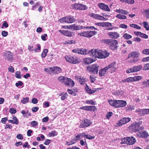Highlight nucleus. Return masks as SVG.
Returning a JSON list of instances; mask_svg holds the SVG:
<instances>
[{
	"instance_id": "32",
	"label": "nucleus",
	"mask_w": 149,
	"mask_h": 149,
	"mask_svg": "<svg viewBox=\"0 0 149 149\" xmlns=\"http://www.w3.org/2000/svg\"><path fill=\"white\" fill-rule=\"evenodd\" d=\"M106 27V29L108 30L112 29V25L109 23L104 22V27Z\"/></svg>"
},
{
	"instance_id": "49",
	"label": "nucleus",
	"mask_w": 149,
	"mask_h": 149,
	"mask_svg": "<svg viewBox=\"0 0 149 149\" xmlns=\"http://www.w3.org/2000/svg\"><path fill=\"white\" fill-rule=\"evenodd\" d=\"M144 27L147 30H149V26H148V24L146 22H144L143 23Z\"/></svg>"
},
{
	"instance_id": "5",
	"label": "nucleus",
	"mask_w": 149,
	"mask_h": 149,
	"mask_svg": "<svg viewBox=\"0 0 149 149\" xmlns=\"http://www.w3.org/2000/svg\"><path fill=\"white\" fill-rule=\"evenodd\" d=\"M58 80L61 82L65 83V84H74V81L71 79L64 76L58 77Z\"/></svg>"
},
{
	"instance_id": "9",
	"label": "nucleus",
	"mask_w": 149,
	"mask_h": 149,
	"mask_svg": "<svg viewBox=\"0 0 149 149\" xmlns=\"http://www.w3.org/2000/svg\"><path fill=\"white\" fill-rule=\"evenodd\" d=\"M131 119V118L129 117L123 118L116 123V126L119 127L122 126L130 122Z\"/></svg>"
},
{
	"instance_id": "57",
	"label": "nucleus",
	"mask_w": 149,
	"mask_h": 149,
	"mask_svg": "<svg viewBox=\"0 0 149 149\" xmlns=\"http://www.w3.org/2000/svg\"><path fill=\"white\" fill-rule=\"evenodd\" d=\"M8 120V117H6L1 119V122L3 124H5L6 122Z\"/></svg>"
},
{
	"instance_id": "43",
	"label": "nucleus",
	"mask_w": 149,
	"mask_h": 149,
	"mask_svg": "<svg viewBox=\"0 0 149 149\" xmlns=\"http://www.w3.org/2000/svg\"><path fill=\"white\" fill-rule=\"evenodd\" d=\"M118 68L117 65L116 64V62L112 63V71H115Z\"/></svg>"
},
{
	"instance_id": "25",
	"label": "nucleus",
	"mask_w": 149,
	"mask_h": 149,
	"mask_svg": "<svg viewBox=\"0 0 149 149\" xmlns=\"http://www.w3.org/2000/svg\"><path fill=\"white\" fill-rule=\"evenodd\" d=\"M66 22L67 23H72L75 22V19L74 17L72 16H68L66 17Z\"/></svg>"
},
{
	"instance_id": "22",
	"label": "nucleus",
	"mask_w": 149,
	"mask_h": 149,
	"mask_svg": "<svg viewBox=\"0 0 149 149\" xmlns=\"http://www.w3.org/2000/svg\"><path fill=\"white\" fill-rule=\"evenodd\" d=\"M75 78L77 80H78L80 84H84L86 83L87 79L84 77L81 78L79 76H76Z\"/></svg>"
},
{
	"instance_id": "13",
	"label": "nucleus",
	"mask_w": 149,
	"mask_h": 149,
	"mask_svg": "<svg viewBox=\"0 0 149 149\" xmlns=\"http://www.w3.org/2000/svg\"><path fill=\"white\" fill-rule=\"evenodd\" d=\"M111 67L112 64H111L104 68L100 70L99 72L100 76L101 77L104 76L105 74L106 71Z\"/></svg>"
},
{
	"instance_id": "60",
	"label": "nucleus",
	"mask_w": 149,
	"mask_h": 149,
	"mask_svg": "<svg viewBox=\"0 0 149 149\" xmlns=\"http://www.w3.org/2000/svg\"><path fill=\"white\" fill-rule=\"evenodd\" d=\"M8 26V24L7 23V22L5 21L3 22V25L2 26V28H3V26L5 27L6 28H7Z\"/></svg>"
},
{
	"instance_id": "6",
	"label": "nucleus",
	"mask_w": 149,
	"mask_h": 149,
	"mask_svg": "<svg viewBox=\"0 0 149 149\" xmlns=\"http://www.w3.org/2000/svg\"><path fill=\"white\" fill-rule=\"evenodd\" d=\"M72 6L77 10H86L88 9V7L86 5L80 3H75L72 5Z\"/></svg>"
},
{
	"instance_id": "29",
	"label": "nucleus",
	"mask_w": 149,
	"mask_h": 149,
	"mask_svg": "<svg viewBox=\"0 0 149 149\" xmlns=\"http://www.w3.org/2000/svg\"><path fill=\"white\" fill-rule=\"evenodd\" d=\"M117 41L115 40H112V49H117L118 45Z\"/></svg>"
},
{
	"instance_id": "59",
	"label": "nucleus",
	"mask_w": 149,
	"mask_h": 149,
	"mask_svg": "<svg viewBox=\"0 0 149 149\" xmlns=\"http://www.w3.org/2000/svg\"><path fill=\"white\" fill-rule=\"evenodd\" d=\"M59 21L61 23L66 22V17H63L59 20Z\"/></svg>"
},
{
	"instance_id": "42",
	"label": "nucleus",
	"mask_w": 149,
	"mask_h": 149,
	"mask_svg": "<svg viewBox=\"0 0 149 149\" xmlns=\"http://www.w3.org/2000/svg\"><path fill=\"white\" fill-rule=\"evenodd\" d=\"M119 37V35L117 32L112 33V38L116 39Z\"/></svg>"
},
{
	"instance_id": "34",
	"label": "nucleus",
	"mask_w": 149,
	"mask_h": 149,
	"mask_svg": "<svg viewBox=\"0 0 149 149\" xmlns=\"http://www.w3.org/2000/svg\"><path fill=\"white\" fill-rule=\"evenodd\" d=\"M135 112L138 113V115L139 116H143V109H141L139 108L136 109Z\"/></svg>"
},
{
	"instance_id": "38",
	"label": "nucleus",
	"mask_w": 149,
	"mask_h": 149,
	"mask_svg": "<svg viewBox=\"0 0 149 149\" xmlns=\"http://www.w3.org/2000/svg\"><path fill=\"white\" fill-rule=\"evenodd\" d=\"M44 70L46 72L52 74V68H47L44 69Z\"/></svg>"
},
{
	"instance_id": "21",
	"label": "nucleus",
	"mask_w": 149,
	"mask_h": 149,
	"mask_svg": "<svg viewBox=\"0 0 149 149\" xmlns=\"http://www.w3.org/2000/svg\"><path fill=\"white\" fill-rule=\"evenodd\" d=\"M86 85V86L85 88V90L87 93L89 94H92L96 91V90H98L99 89H101V88H95L94 89H91V88H89L88 86Z\"/></svg>"
},
{
	"instance_id": "16",
	"label": "nucleus",
	"mask_w": 149,
	"mask_h": 149,
	"mask_svg": "<svg viewBox=\"0 0 149 149\" xmlns=\"http://www.w3.org/2000/svg\"><path fill=\"white\" fill-rule=\"evenodd\" d=\"M59 32L65 36L68 37H72L74 35V33L72 32H71L68 31L66 30H59Z\"/></svg>"
},
{
	"instance_id": "28",
	"label": "nucleus",
	"mask_w": 149,
	"mask_h": 149,
	"mask_svg": "<svg viewBox=\"0 0 149 149\" xmlns=\"http://www.w3.org/2000/svg\"><path fill=\"white\" fill-rule=\"evenodd\" d=\"M115 11L119 13H121L124 15H127L129 13V12L125 10H123V9L120 8L116 9L115 10Z\"/></svg>"
},
{
	"instance_id": "10",
	"label": "nucleus",
	"mask_w": 149,
	"mask_h": 149,
	"mask_svg": "<svg viewBox=\"0 0 149 149\" xmlns=\"http://www.w3.org/2000/svg\"><path fill=\"white\" fill-rule=\"evenodd\" d=\"M124 140L125 143L129 145L133 144L136 141L135 138L133 136L126 137L124 138Z\"/></svg>"
},
{
	"instance_id": "44",
	"label": "nucleus",
	"mask_w": 149,
	"mask_h": 149,
	"mask_svg": "<svg viewBox=\"0 0 149 149\" xmlns=\"http://www.w3.org/2000/svg\"><path fill=\"white\" fill-rule=\"evenodd\" d=\"M29 98L28 97H26L25 98H23L22 99V100L21 102L23 104H25L29 102Z\"/></svg>"
},
{
	"instance_id": "48",
	"label": "nucleus",
	"mask_w": 149,
	"mask_h": 149,
	"mask_svg": "<svg viewBox=\"0 0 149 149\" xmlns=\"http://www.w3.org/2000/svg\"><path fill=\"white\" fill-rule=\"evenodd\" d=\"M88 111H94L97 110V108L95 107L94 106H89Z\"/></svg>"
},
{
	"instance_id": "62",
	"label": "nucleus",
	"mask_w": 149,
	"mask_h": 149,
	"mask_svg": "<svg viewBox=\"0 0 149 149\" xmlns=\"http://www.w3.org/2000/svg\"><path fill=\"white\" fill-rule=\"evenodd\" d=\"M8 32L6 31H3L1 33L3 37H6L8 35Z\"/></svg>"
},
{
	"instance_id": "14",
	"label": "nucleus",
	"mask_w": 149,
	"mask_h": 149,
	"mask_svg": "<svg viewBox=\"0 0 149 149\" xmlns=\"http://www.w3.org/2000/svg\"><path fill=\"white\" fill-rule=\"evenodd\" d=\"M129 130L133 132H138V126L136 124V122L131 124L128 127Z\"/></svg>"
},
{
	"instance_id": "37",
	"label": "nucleus",
	"mask_w": 149,
	"mask_h": 149,
	"mask_svg": "<svg viewBox=\"0 0 149 149\" xmlns=\"http://www.w3.org/2000/svg\"><path fill=\"white\" fill-rule=\"evenodd\" d=\"M124 38L126 39H129L132 38V36L127 33H125L123 36Z\"/></svg>"
},
{
	"instance_id": "17",
	"label": "nucleus",
	"mask_w": 149,
	"mask_h": 149,
	"mask_svg": "<svg viewBox=\"0 0 149 149\" xmlns=\"http://www.w3.org/2000/svg\"><path fill=\"white\" fill-rule=\"evenodd\" d=\"M70 29L73 30H78L83 28L87 29L88 27H85L80 25H76L75 24L70 25Z\"/></svg>"
},
{
	"instance_id": "26",
	"label": "nucleus",
	"mask_w": 149,
	"mask_h": 149,
	"mask_svg": "<svg viewBox=\"0 0 149 149\" xmlns=\"http://www.w3.org/2000/svg\"><path fill=\"white\" fill-rule=\"evenodd\" d=\"M139 56V54L136 52H132L128 55V58L131 57L133 58H137Z\"/></svg>"
},
{
	"instance_id": "46",
	"label": "nucleus",
	"mask_w": 149,
	"mask_h": 149,
	"mask_svg": "<svg viewBox=\"0 0 149 149\" xmlns=\"http://www.w3.org/2000/svg\"><path fill=\"white\" fill-rule=\"evenodd\" d=\"M130 26L132 27H133L134 28L137 29H141V27L138 26V25L135 24H130Z\"/></svg>"
},
{
	"instance_id": "19",
	"label": "nucleus",
	"mask_w": 149,
	"mask_h": 149,
	"mask_svg": "<svg viewBox=\"0 0 149 149\" xmlns=\"http://www.w3.org/2000/svg\"><path fill=\"white\" fill-rule=\"evenodd\" d=\"M98 6L100 9L103 10L107 11H110V9L109 6L104 3H99L98 4Z\"/></svg>"
},
{
	"instance_id": "15",
	"label": "nucleus",
	"mask_w": 149,
	"mask_h": 149,
	"mask_svg": "<svg viewBox=\"0 0 149 149\" xmlns=\"http://www.w3.org/2000/svg\"><path fill=\"white\" fill-rule=\"evenodd\" d=\"M92 123L91 120L88 119H86L84 120L83 123L80 124L79 127L80 128H85L90 126Z\"/></svg>"
},
{
	"instance_id": "39",
	"label": "nucleus",
	"mask_w": 149,
	"mask_h": 149,
	"mask_svg": "<svg viewBox=\"0 0 149 149\" xmlns=\"http://www.w3.org/2000/svg\"><path fill=\"white\" fill-rule=\"evenodd\" d=\"M116 17L120 19H125L127 18L126 16L125 15L120 14L117 15L116 16Z\"/></svg>"
},
{
	"instance_id": "47",
	"label": "nucleus",
	"mask_w": 149,
	"mask_h": 149,
	"mask_svg": "<svg viewBox=\"0 0 149 149\" xmlns=\"http://www.w3.org/2000/svg\"><path fill=\"white\" fill-rule=\"evenodd\" d=\"M15 76L17 78H21L22 77L21 72L19 71H17L15 73Z\"/></svg>"
},
{
	"instance_id": "18",
	"label": "nucleus",
	"mask_w": 149,
	"mask_h": 149,
	"mask_svg": "<svg viewBox=\"0 0 149 149\" xmlns=\"http://www.w3.org/2000/svg\"><path fill=\"white\" fill-rule=\"evenodd\" d=\"M91 16L93 17L100 20H106L107 19L106 18L99 14L92 13L91 14Z\"/></svg>"
},
{
	"instance_id": "40",
	"label": "nucleus",
	"mask_w": 149,
	"mask_h": 149,
	"mask_svg": "<svg viewBox=\"0 0 149 149\" xmlns=\"http://www.w3.org/2000/svg\"><path fill=\"white\" fill-rule=\"evenodd\" d=\"M48 52V50L47 49H45L43 50L41 54L42 58H45Z\"/></svg>"
},
{
	"instance_id": "56",
	"label": "nucleus",
	"mask_w": 149,
	"mask_h": 149,
	"mask_svg": "<svg viewBox=\"0 0 149 149\" xmlns=\"http://www.w3.org/2000/svg\"><path fill=\"white\" fill-rule=\"evenodd\" d=\"M149 114V109H143V116L146 114Z\"/></svg>"
},
{
	"instance_id": "51",
	"label": "nucleus",
	"mask_w": 149,
	"mask_h": 149,
	"mask_svg": "<svg viewBox=\"0 0 149 149\" xmlns=\"http://www.w3.org/2000/svg\"><path fill=\"white\" fill-rule=\"evenodd\" d=\"M40 5V3L39 2H37L32 7V10H34L35 9L37 8L38 6Z\"/></svg>"
},
{
	"instance_id": "31",
	"label": "nucleus",
	"mask_w": 149,
	"mask_h": 149,
	"mask_svg": "<svg viewBox=\"0 0 149 149\" xmlns=\"http://www.w3.org/2000/svg\"><path fill=\"white\" fill-rule=\"evenodd\" d=\"M13 119L15 120V121H13L12 120H8V121L10 123H11L13 124H16L17 125L18 124V119L16 116H14L13 117Z\"/></svg>"
},
{
	"instance_id": "20",
	"label": "nucleus",
	"mask_w": 149,
	"mask_h": 149,
	"mask_svg": "<svg viewBox=\"0 0 149 149\" xmlns=\"http://www.w3.org/2000/svg\"><path fill=\"white\" fill-rule=\"evenodd\" d=\"M3 56L8 61H10L12 59V54L10 51L5 52L4 53Z\"/></svg>"
},
{
	"instance_id": "61",
	"label": "nucleus",
	"mask_w": 149,
	"mask_h": 149,
	"mask_svg": "<svg viewBox=\"0 0 149 149\" xmlns=\"http://www.w3.org/2000/svg\"><path fill=\"white\" fill-rule=\"evenodd\" d=\"M143 69L145 70H149V63L144 65Z\"/></svg>"
},
{
	"instance_id": "58",
	"label": "nucleus",
	"mask_w": 149,
	"mask_h": 149,
	"mask_svg": "<svg viewBox=\"0 0 149 149\" xmlns=\"http://www.w3.org/2000/svg\"><path fill=\"white\" fill-rule=\"evenodd\" d=\"M37 48H36L34 49V52H37L38 50H39V51H38V52H40V51L41 46H40V45L39 44H38L37 45Z\"/></svg>"
},
{
	"instance_id": "12",
	"label": "nucleus",
	"mask_w": 149,
	"mask_h": 149,
	"mask_svg": "<svg viewBox=\"0 0 149 149\" xmlns=\"http://www.w3.org/2000/svg\"><path fill=\"white\" fill-rule=\"evenodd\" d=\"M142 67L139 65L138 66H135L134 67L131 68L129 70H126L127 73H132L140 71L142 68Z\"/></svg>"
},
{
	"instance_id": "41",
	"label": "nucleus",
	"mask_w": 149,
	"mask_h": 149,
	"mask_svg": "<svg viewBox=\"0 0 149 149\" xmlns=\"http://www.w3.org/2000/svg\"><path fill=\"white\" fill-rule=\"evenodd\" d=\"M58 134V132L55 131H53L49 133L48 135L50 137L54 136H56Z\"/></svg>"
},
{
	"instance_id": "1",
	"label": "nucleus",
	"mask_w": 149,
	"mask_h": 149,
	"mask_svg": "<svg viewBox=\"0 0 149 149\" xmlns=\"http://www.w3.org/2000/svg\"><path fill=\"white\" fill-rule=\"evenodd\" d=\"M90 54L95 58H103L108 56L109 54L107 51L93 49L90 51Z\"/></svg>"
},
{
	"instance_id": "36",
	"label": "nucleus",
	"mask_w": 149,
	"mask_h": 149,
	"mask_svg": "<svg viewBox=\"0 0 149 149\" xmlns=\"http://www.w3.org/2000/svg\"><path fill=\"white\" fill-rule=\"evenodd\" d=\"M141 137L143 138H146L148 136V135L146 131H143L140 133Z\"/></svg>"
},
{
	"instance_id": "23",
	"label": "nucleus",
	"mask_w": 149,
	"mask_h": 149,
	"mask_svg": "<svg viewBox=\"0 0 149 149\" xmlns=\"http://www.w3.org/2000/svg\"><path fill=\"white\" fill-rule=\"evenodd\" d=\"M83 61L84 63L87 65L93 63L94 61L91 58H87L84 59Z\"/></svg>"
},
{
	"instance_id": "63",
	"label": "nucleus",
	"mask_w": 149,
	"mask_h": 149,
	"mask_svg": "<svg viewBox=\"0 0 149 149\" xmlns=\"http://www.w3.org/2000/svg\"><path fill=\"white\" fill-rule=\"evenodd\" d=\"M17 138L18 139L22 140L23 139L22 135L20 134H17Z\"/></svg>"
},
{
	"instance_id": "24",
	"label": "nucleus",
	"mask_w": 149,
	"mask_h": 149,
	"mask_svg": "<svg viewBox=\"0 0 149 149\" xmlns=\"http://www.w3.org/2000/svg\"><path fill=\"white\" fill-rule=\"evenodd\" d=\"M61 68L58 67H52V73L55 74H58L61 72Z\"/></svg>"
},
{
	"instance_id": "30",
	"label": "nucleus",
	"mask_w": 149,
	"mask_h": 149,
	"mask_svg": "<svg viewBox=\"0 0 149 149\" xmlns=\"http://www.w3.org/2000/svg\"><path fill=\"white\" fill-rule=\"evenodd\" d=\"M76 43V41L75 39H72L70 40H67L65 42V44H75Z\"/></svg>"
},
{
	"instance_id": "53",
	"label": "nucleus",
	"mask_w": 149,
	"mask_h": 149,
	"mask_svg": "<svg viewBox=\"0 0 149 149\" xmlns=\"http://www.w3.org/2000/svg\"><path fill=\"white\" fill-rule=\"evenodd\" d=\"M38 124V123L36 121H33L31 122V125L33 127H35L37 126Z\"/></svg>"
},
{
	"instance_id": "11",
	"label": "nucleus",
	"mask_w": 149,
	"mask_h": 149,
	"mask_svg": "<svg viewBox=\"0 0 149 149\" xmlns=\"http://www.w3.org/2000/svg\"><path fill=\"white\" fill-rule=\"evenodd\" d=\"M98 66L96 65H93L87 68V70L93 74H97L98 72Z\"/></svg>"
},
{
	"instance_id": "54",
	"label": "nucleus",
	"mask_w": 149,
	"mask_h": 149,
	"mask_svg": "<svg viewBox=\"0 0 149 149\" xmlns=\"http://www.w3.org/2000/svg\"><path fill=\"white\" fill-rule=\"evenodd\" d=\"M10 112L12 114H15L17 112V111L16 109L14 108H11L10 109Z\"/></svg>"
},
{
	"instance_id": "52",
	"label": "nucleus",
	"mask_w": 149,
	"mask_h": 149,
	"mask_svg": "<svg viewBox=\"0 0 149 149\" xmlns=\"http://www.w3.org/2000/svg\"><path fill=\"white\" fill-rule=\"evenodd\" d=\"M142 53L146 55H149V49H145L143 50Z\"/></svg>"
},
{
	"instance_id": "8",
	"label": "nucleus",
	"mask_w": 149,
	"mask_h": 149,
	"mask_svg": "<svg viewBox=\"0 0 149 149\" xmlns=\"http://www.w3.org/2000/svg\"><path fill=\"white\" fill-rule=\"evenodd\" d=\"M72 52L74 53H76L82 55H86L90 53V51L87 50V49L85 48L75 49L72 50Z\"/></svg>"
},
{
	"instance_id": "2",
	"label": "nucleus",
	"mask_w": 149,
	"mask_h": 149,
	"mask_svg": "<svg viewBox=\"0 0 149 149\" xmlns=\"http://www.w3.org/2000/svg\"><path fill=\"white\" fill-rule=\"evenodd\" d=\"M65 58L67 61L73 64L78 63L80 61L79 59L75 56H66Z\"/></svg>"
},
{
	"instance_id": "4",
	"label": "nucleus",
	"mask_w": 149,
	"mask_h": 149,
	"mask_svg": "<svg viewBox=\"0 0 149 149\" xmlns=\"http://www.w3.org/2000/svg\"><path fill=\"white\" fill-rule=\"evenodd\" d=\"M127 105L126 101L124 100H113L112 106L115 107H125Z\"/></svg>"
},
{
	"instance_id": "50",
	"label": "nucleus",
	"mask_w": 149,
	"mask_h": 149,
	"mask_svg": "<svg viewBox=\"0 0 149 149\" xmlns=\"http://www.w3.org/2000/svg\"><path fill=\"white\" fill-rule=\"evenodd\" d=\"M104 42L111 46L112 45V40L111 39L105 40Z\"/></svg>"
},
{
	"instance_id": "33",
	"label": "nucleus",
	"mask_w": 149,
	"mask_h": 149,
	"mask_svg": "<svg viewBox=\"0 0 149 149\" xmlns=\"http://www.w3.org/2000/svg\"><path fill=\"white\" fill-rule=\"evenodd\" d=\"M75 137L76 141L79 140L81 138L84 137V133L79 134L78 135L75 136Z\"/></svg>"
},
{
	"instance_id": "55",
	"label": "nucleus",
	"mask_w": 149,
	"mask_h": 149,
	"mask_svg": "<svg viewBox=\"0 0 149 149\" xmlns=\"http://www.w3.org/2000/svg\"><path fill=\"white\" fill-rule=\"evenodd\" d=\"M86 103L88 104H90L92 105H94L95 104V103L92 100H87L86 101Z\"/></svg>"
},
{
	"instance_id": "45",
	"label": "nucleus",
	"mask_w": 149,
	"mask_h": 149,
	"mask_svg": "<svg viewBox=\"0 0 149 149\" xmlns=\"http://www.w3.org/2000/svg\"><path fill=\"white\" fill-rule=\"evenodd\" d=\"M84 137H85L86 138L89 139H94L95 138L94 136H92L89 134L86 135L85 133H84Z\"/></svg>"
},
{
	"instance_id": "64",
	"label": "nucleus",
	"mask_w": 149,
	"mask_h": 149,
	"mask_svg": "<svg viewBox=\"0 0 149 149\" xmlns=\"http://www.w3.org/2000/svg\"><path fill=\"white\" fill-rule=\"evenodd\" d=\"M146 15L147 18H149V9H147L144 11Z\"/></svg>"
},
{
	"instance_id": "7",
	"label": "nucleus",
	"mask_w": 149,
	"mask_h": 149,
	"mask_svg": "<svg viewBox=\"0 0 149 149\" xmlns=\"http://www.w3.org/2000/svg\"><path fill=\"white\" fill-rule=\"evenodd\" d=\"M142 79L141 76H136L134 77H130L123 80V83H130L131 82L137 81L141 80Z\"/></svg>"
},
{
	"instance_id": "27",
	"label": "nucleus",
	"mask_w": 149,
	"mask_h": 149,
	"mask_svg": "<svg viewBox=\"0 0 149 149\" xmlns=\"http://www.w3.org/2000/svg\"><path fill=\"white\" fill-rule=\"evenodd\" d=\"M59 96H61V99L62 100H64L67 98L68 96V93L66 92H62L59 95Z\"/></svg>"
},
{
	"instance_id": "35",
	"label": "nucleus",
	"mask_w": 149,
	"mask_h": 149,
	"mask_svg": "<svg viewBox=\"0 0 149 149\" xmlns=\"http://www.w3.org/2000/svg\"><path fill=\"white\" fill-rule=\"evenodd\" d=\"M126 109L127 111H132L134 109V106L132 105H128L126 107Z\"/></svg>"
},
{
	"instance_id": "3",
	"label": "nucleus",
	"mask_w": 149,
	"mask_h": 149,
	"mask_svg": "<svg viewBox=\"0 0 149 149\" xmlns=\"http://www.w3.org/2000/svg\"><path fill=\"white\" fill-rule=\"evenodd\" d=\"M96 33V32L95 31H88L78 33V35L81 36L89 38L94 36Z\"/></svg>"
}]
</instances>
